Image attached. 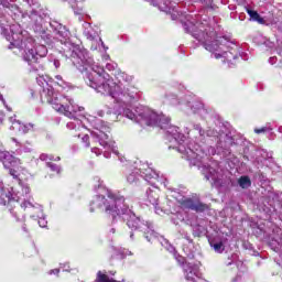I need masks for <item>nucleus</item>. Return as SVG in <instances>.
I'll return each instance as SVG.
<instances>
[{"instance_id": "nucleus-1", "label": "nucleus", "mask_w": 282, "mask_h": 282, "mask_svg": "<svg viewBox=\"0 0 282 282\" xmlns=\"http://www.w3.org/2000/svg\"><path fill=\"white\" fill-rule=\"evenodd\" d=\"M36 80L40 87L39 97L43 105H51L55 111L66 116V118H76V113H78V107L74 105L72 99L54 93V87L48 85V83L43 79V76H40V78H36Z\"/></svg>"}, {"instance_id": "nucleus-2", "label": "nucleus", "mask_w": 282, "mask_h": 282, "mask_svg": "<svg viewBox=\"0 0 282 282\" xmlns=\"http://www.w3.org/2000/svg\"><path fill=\"white\" fill-rule=\"evenodd\" d=\"M107 197L110 202L104 209V219L106 224L112 226V224H116L122 215H127L129 212V205L126 203V198L120 194V192H108Z\"/></svg>"}, {"instance_id": "nucleus-3", "label": "nucleus", "mask_w": 282, "mask_h": 282, "mask_svg": "<svg viewBox=\"0 0 282 282\" xmlns=\"http://www.w3.org/2000/svg\"><path fill=\"white\" fill-rule=\"evenodd\" d=\"M47 56V47L45 45L39 46L35 51L34 48H29L24 52L23 61L30 66L29 72L33 74H39L40 72H45V62L40 58H45Z\"/></svg>"}, {"instance_id": "nucleus-4", "label": "nucleus", "mask_w": 282, "mask_h": 282, "mask_svg": "<svg viewBox=\"0 0 282 282\" xmlns=\"http://www.w3.org/2000/svg\"><path fill=\"white\" fill-rule=\"evenodd\" d=\"M192 36L196 39L199 43H202L203 47L207 50V52H210L212 54H215V52H219V47L221 45V42L219 41V36H217V32L213 29L208 30H196L192 33Z\"/></svg>"}, {"instance_id": "nucleus-5", "label": "nucleus", "mask_w": 282, "mask_h": 282, "mask_svg": "<svg viewBox=\"0 0 282 282\" xmlns=\"http://www.w3.org/2000/svg\"><path fill=\"white\" fill-rule=\"evenodd\" d=\"M109 78V74L105 72V69H101V72L97 74H88L86 85L88 87H91L98 94L102 95H110L111 94V86L109 85V82L107 80Z\"/></svg>"}, {"instance_id": "nucleus-6", "label": "nucleus", "mask_w": 282, "mask_h": 282, "mask_svg": "<svg viewBox=\"0 0 282 282\" xmlns=\"http://www.w3.org/2000/svg\"><path fill=\"white\" fill-rule=\"evenodd\" d=\"M0 161H2L4 169H8L11 177H13V180H19V169H21L22 164L20 159L8 151H2L0 152Z\"/></svg>"}, {"instance_id": "nucleus-7", "label": "nucleus", "mask_w": 282, "mask_h": 282, "mask_svg": "<svg viewBox=\"0 0 282 282\" xmlns=\"http://www.w3.org/2000/svg\"><path fill=\"white\" fill-rule=\"evenodd\" d=\"M181 208H185L186 210H194L195 213H206L208 210V205L202 203L198 199L193 198H182L178 200Z\"/></svg>"}, {"instance_id": "nucleus-8", "label": "nucleus", "mask_w": 282, "mask_h": 282, "mask_svg": "<svg viewBox=\"0 0 282 282\" xmlns=\"http://www.w3.org/2000/svg\"><path fill=\"white\" fill-rule=\"evenodd\" d=\"M98 147H102L107 149L109 147V135L105 132H100L99 134L93 135L91 139V152L101 155L102 151Z\"/></svg>"}, {"instance_id": "nucleus-9", "label": "nucleus", "mask_w": 282, "mask_h": 282, "mask_svg": "<svg viewBox=\"0 0 282 282\" xmlns=\"http://www.w3.org/2000/svg\"><path fill=\"white\" fill-rule=\"evenodd\" d=\"M109 204V199L104 195H96L90 202V213H96V210H105L106 206Z\"/></svg>"}, {"instance_id": "nucleus-10", "label": "nucleus", "mask_w": 282, "mask_h": 282, "mask_svg": "<svg viewBox=\"0 0 282 282\" xmlns=\"http://www.w3.org/2000/svg\"><path fill=\"white\" fill-rule=\"evenodd\" d=\"M151 6L159 8L162 12H171L175 8V0H149Z\"/></svg>"}, {"instance_id": "nucleus-11", "label": "nucleus", "mask_w": 282, "mask_h": 282, "mask_svg": "<svg viewBox=\"0 0 282 282\" xmlns=\"http://www.w3.org/2000/svg\"><path fill=\"white\" fill-rule=\"evenodd\" d=\"M144 120L148 127H160L162 129V120H164V117L155 113L154 111H148L144 115Z\"/></svg>"}, {"instance_id": "nucleus-12", "label": "nucleus", "mask_w": 282, "mask_h": 282, "mask_svg": "<svg viewBox=\"0 0 282 282\" xmlns=\"http://www.w3.org/2000/svg\"><path fill=\"white\" fill-rule=\"evenodd\" d=\"M184 273L186 281L196 282L195 276H197V274L195 273V270H193V267H191V264H186L184 267Z\"/></svg>"}, {"instance_id": "nucleus-13", "label": "nucleus", "mask_w": 282, "mask_h": 282, "mask_svg": "<svg viewBox=\"0 0 282 282\" xmlns=\"http://www.w3.org/2000/svg\"><path fill=\"white\" fill-rule=\"evenodd\" d=\"M246 12H247V14H249V17H250V19H252V21H257V23H260L261 25H263V23H265V20L263 18H261L259 12L251 10V9H247Z\"/></svg>"}, {"instance_id": "nucleus-14", "label": "nucleus", "mask_w": 282, "mask_h": 282, "mask_svg": "<svg viewBox=\"0 0 282 282\" xmlns=\"http://www.w3.org/2000/svg\"><path fill=\"white\" fill-rule=\"evenodd\" d=\"M40 160L42 161V162H61V156H56V155H54V154H45V153H43V154H41L40 155Z\"/></svg>"}, {"instance_id": "nucleus-15", "label": "nucleus", "mask_w": 282, "mask_h": 282, "mask_svg": "<svg viewBox=\"0 0 282 282\" xmlns=\"http://www.w3.org/2000/svg\"><path fill=\"white\" fill-rule=\"evenodd\" d=\"M238 184L241 188H250L252 181H250V176H240Z\"/></svg>"}, {"instance_id": "nucleus-16", "label": "nucleus", "mask_w": 282, "mask_h": 282, "mask_svg": "<svg viewBox=\"0 0 282 282\" xmlns=\"http://www.w3.org/2000/svg\"><path fill=\"white\" fill-rule=\"evenodd\" d=\"M46 166L51 169L52 173H55L56 175H61V173H63V167L56 163L46 162Z\"/></svg>"}, {"instance_id": "nucleus-17", "label": "nucleus", "mask_w": 282, "mask_h": 282, "mask_svg": "<svg viewBox=\"0 0 282 282\" xmlns=\"http://www.w3.org/2000/svg\"><path fill=\"white\" fill-rule=\"evenodd\" d=\"M34 124L32 123H25V124H20V131L22 133H30V131H33Z\"/></svg>"}, {"instance_id": "nucleus-18", "label": "nucleus", "mask_w": 282, "mask_h": 282, "mask_svg": "<svg viewBox=\"0 0 282 282\" xmlns=\"http://www.w3.org/2000/svg\"><path fill=\"white\" fill-rule=\"evenodd\" d=\"M148 199L150 204H153V206H155V204H158V202L160 200V196L158 194L153 195V192H150L148 195Z\"/></svg>"}, {"instance_id": "nucleus-19", "label": "nucleus", "mask_w": 282, "mask_h": 282, "mask_svg": "<svg viewBox=\"0 0 282 282\" xmlns=\"http://www.w3.org/2000/svg\"><path fill=\"white\" fill-rule=\"evenodd\" d=\"M82 143L85 149H89V147H91V141L89 140V134L82 135Z\"/></svg>"}, {"instance_id": "nucleus-20", "label": "nucleus", "mask_w": 282, "mask_h": 282, "mask_svg": "<svg viewBox=\"0 0 282 282\" xmlns=\"http://www.w3.org/2000/svg\"><path fill=\"white\" fill-rule=\"evenodd\" d=\"M215 252H221L224 250V242H216L214 245H212Z\"/></svg>"}, {"instance_id": "nucleus-21", "label": "nucleus", "mask_w": 282, "mask_h": 282, "mask_svg": "<svg viewBox=\"0 0 282 282\" xmlns=\"http://www.w3.org/2000/svg\"><path fill=\"white\" fill-rule=\"evenodd\" d=\"M17 205H19V200L9 199L7 207L10 210V213H12V210H13L12 206H14V208H15Z\"/></svg>"}, {"instance_id": "nucleus-22", "label": "nucleus", "mask_w": 282, "mask_h": 282, "mask_svg": "<svg viewBox=\"0 0 282 282\" xmlns=\"http://www.w3.org/2000/svg\"><path fill=\"white\" fill-rule=\"evenodd\" d=\"M20 206L21 208H23V210H25L26 208H34V205L29 200L22 202Z\"/></svg>"}, {"instance_id": "nucleus-23", "label": "nucleus", "mask_w": 282, "mask_h": 282, "mask_svg": "<svg viewBox=\"0 0 282 282\" xmlns=\"http://www.w3.org/2000/svg\"><path fill=\"white\" fill-rule=\"evenodd\" d=\"M128 184H133L135 182V174H129L127 176Z\"/></svg>"}, {"instance_id": "nucleus-24", "label": "nucleus", "mask_w": 282, "mask_h": 282, "mask_svg": "<svg viewBox=\"0 0 282 282\" xmlns=\"http://www.w3.org/2000/svg\"><path fill=\"white\" fill-rule=\"evenodd\" d=\"M53 65L56 69H58V67H61V61L54 59Z\"/></svg>"}, {"instance_id": "nucleus-25", "label": "nucleus", "mask_w": 282, "mask_h": 282, "mask_svg": "<svg viewBox=\"0 0 282 282\" xmlns=\"http://www.w3.org/2000/svg\"><path fill=\"white\" fill-rule=\"evenodd\" d=\"M254 133H265V128L254 129Z\"/></svg>"}, {"instance_id": "nucleus-26", "label": "nucleus", "mask_w": 282, "mask_h": 282, "mask_svg": "<svg viewBox=\"0 0 282 282\" xmlns=\"http://www.w3.org/2000/svg\"><path fill=\"white\" fill-rule=\"evenodd\" d=\"M221 54H219V53H215V58H217V59H219V58H221Z\"/></svg>"}, {"instance_id": "nucleus-27", "label": "nucleus", "mask_w": 282, "mask_h": 282, "mask_svg": "<svg viewBox=\"0 0 282 282\" xmlns=\"http://www.w3.org/2000/svg\"><path fill=\"white\" fill-rule=\"evenodd\" d=\"M56 78H57V80H61L62 77H61V75H57Z\"/></svg>"}, {"instance_id": "nucleus-28", "label": "nucleus", "mask_w": 282, "mask_h": 282, "mask_svg": "<svg viewBox=\"0 0 282 282\" xmlns=\"http://www.w3.org/2000/svg\"><path fill=\"white\" fill-rule=\"evenodd\" d=\"M13 45H14L13 43H11V44H10V46H9V47H10V50H12V46H13Z\"/></svg>"}, {"instance_id": "nucleus-29", "label": "nucleus", "mask_w": 282, "mask_h": 282, "mask_svg": "<svg viewBox=\"0 0 282 282\" xmlns=\"http://www.w3.org/2000/svg\"><path fill=\"white\" fill-rule=\"evenodd\" d=\"M32 97H33V98H36V95H34V93H32Z\"/></svg>"}, {"instance_id": "nucleus-30", "label": "nucleus", "mask_w": 282, "mask_h": 282, "mask_svg": "<svg viewBox=\"0 0 282 282\" xmlns=\"http://www.w3.org/2000/svg\"><path fill=\"white\" fill-rule=\"evenodd\" d=\"M23 230H24L25 232H28V229H25V227H23Z\"/></svg>"}, {"instance_id": "nucleus-31", "label": "nucleus", "mask_w": 282, "mask_h": 282, "mask_svg": "<svg viewBox=\"0 0 282 282\" xmlns=\"http://www.w3.org/2000/svg\"><path fill=\"white\" fill-rule=\"evenodd\" d=\"M55 272H56V274H58L59 270L57 269V270H55Z\"/></svg>"}, {"instance_id": "nucleus-32", "label": "nucleus", "mask_w": 282, "mask_h": 282, "mask_svg": "<svg viewBox=\"0 0 282 282\" xmlns=\"http://www.w3.org/2000/svg\"><path fill=\"white\" fill-rule=\"evenodd\" d=\"M112 230V232H116V229H111Z\"/></svg>"}, {"instance_id": "nucleus-33", "label": "nucleus", "mask_w": 282, "mask_h": 282, "mask_svg": "<svg viewBox=\"0 0 282 282\" xmlns=\"http://www.w3.org/2000/svg\"><path fill=\"white\" fill-rule=\"evenodd\" d=\"M22 226H25V223H22Z\"/></svg>"}]
</instances>
